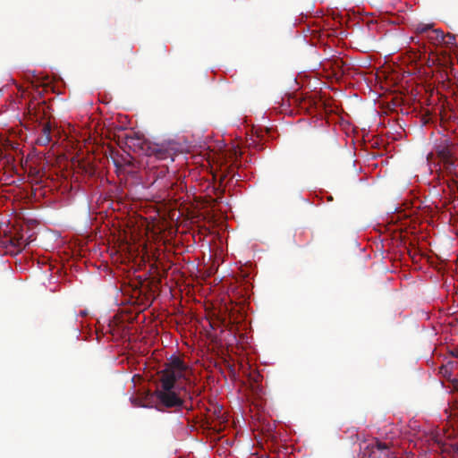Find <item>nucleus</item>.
<instances>
[{
  "label": "nucleus",
  "instance_id": "8",
  "mask_svg": "<svg viewBox=\"0 0 458 458\" xmlns=\"http://www.w3.org/2000/svg\"><path fill=\"white\" fill-rule=\"evenodd\" d=\"M439 45L445 46L446 47H452L455 45V37L453 34L447 33L444 40L440 42Z\"/></svg>",
  "mask_w": 458,
  "mask_h": 458
},
{
  "label": "nucleus",
  "instance_id": "2",
  "mask_svg": "<svg viewBox=\"0 0 458 458\" xmlns=\"http://www.w3.org/2000/svg\"><path fill=\"white\" fill-rule=\"evenodd\" d=\"M436 155L446 174L458 179L457 147L447 140L436 147Z\"/></svg>",
  "mask_w": 458,
  "mask_h": 458
},
{
  "label": "nucleus",
  "instance_id": "6",
  "mask_svg": "<svg viewBox=\"0 0 458 458\" xmlns=\"http://www.w3.org/2000/svg\"><path fill=\"white\" fill-rule=\"evenodd\" d=\"M446 34H444L442 30H432L428 34V39L435 45H439Z\"/></svg>",
  "mask_w": 458,
  "mask_h": 458
},
{
  "label": "nucleus",
  "instance_id": "7",
  "mask_svg": "<svg viewBox=\"0 0 458 458\" xmlns=\"http://www.w3.org/2000/svg\"><path fill=\"white\" fill-rule=\"evenodd\" d=\"M373 449L384 453V458L391 457V452L388 450V445L386 443L377 440L376 445H373Z\"/></svg>",
  "mask_w": 458,
  "mask_h": 458
},
{
  "label": "nucleus",
  "instance_id": "3",
  "mask_svg": "<svg viewBox=\"0 0 458 458\" xmlns=\"http://www.w3.org/2000/svg\"><path fill=\"white\" fill-rule=\"evenodd\" d=\"M148 155L153 156L158 159L172 158V152L169 148H165L163 145L154 144L148 148Z\"/></svg>",
  "mask_w": 458,
  "mask_h": 458
},
{
  "label": "nucleus",
  "instance_id": "4",
  "mask_svg": "<svg viewBox=\"0 0 458 458\" xmlns=\"http://www.w3.org/2000/svg\"><path fill=\"white\" fill-rule=\"evenodd\" d=\"M454 369V361H447V363L440 366L439 368V374L444 377V378L453 382L454 387L458 390V379L457 378H451L452 372Z\"/></svg>",
  "mask_w": 458,
  "mask_h": 458
},
{
  "label": "nucleus",
  "instance_id": "9",
  "mask_svg": "<svg viewBox=\"0 0 458 458\" xmlns=\"http://www.w3.org/2000/svg\"><path fill=\"white\" fill-rule=\"evenodd\" d=\"M432 30V26L430 24H420L416 27V31L418 33H427L430 32Z\"/></svg>",
  "mask_w": 458,
  "mask_h": 458
},
{
  "label": "nucleus",
  "instance_id": "11",
  "mask_svg": "<svg viewBox=\"0 0 458 458\" xmlns=\"http://www.w3.org/2000/svg\"><path fill=\"white\" fill-rule=\"evenodd\" d=\"M432 156H433V154H429V155H428V158H429V157H431Z\"/></svg>",
  "mask_w": 458,
  "mask_h": 458
},
{
  "label": "nucleus",
  "instance_id": "1",
  "mask_svg": "<svg viewBox=\"0 0 458 458\" xmlns=\"http://www.w3.org/2000/svg\"><path fill=\"white\" fill-rule=\"evenodd\" d=\"M188 372L189 367L180 358H174L165 369L161 370L160 384L155 390V396L160 404L165 408H182L184 396L192 399L193 395L200 394L199 390L190 391L186 386H181L176 383L179 379H183L186 385L191 386L192 382L187 375Z\"/></svg>",
  "mask_w": 458,
  "mask_h": 458
},
{
  "label": "nucleus",
  "instance_id": "5",
  "mask_svg": "<svg viewBox=\"0 0 458 458\" xmlns=\"http://www.w3.org/2000/svg\"><path fill=\"white\" fill-rule=\"evenodd\" d=\"M51 127L49 123L43 124L41 129V135L37 138L36 143L41 146H47L51 141Z\"/></svg>",
  "mask_w": 458,
  "mask_h": 458
},
{
  "label": "nucleus",
  "instance_id": "10",
  "mask_svg": "<svg viewBox=\"0 0 458 458\" xmlns=\"http://www.w3.org/2000/svg\"><path fill=\"white\" fill-rule=\"evenodd\" d=\"M453 355H454V356L458 357V352H453Z\"/></svg>",
  "mask_w": 458,
  "mask_h": 458
}]
</instances>
